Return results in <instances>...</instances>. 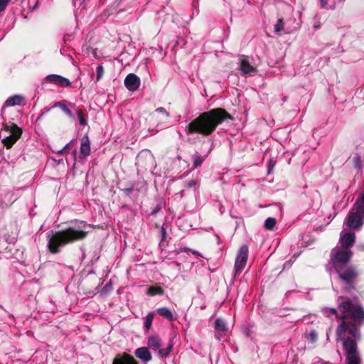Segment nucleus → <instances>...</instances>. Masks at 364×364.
<instances>
[{
	"mask_svg": "<svg viewBox=\"0 0 364 364\" xmlns=\"http://www.w3.org/2000/svg\"><path fill=\"white\" fill-rule=\"evenodd\" d=\"M232 116L224 109L217 108L203 112L191 121L185 129L186 134H198L203 136L212 134L217 127Z\"/></svg>",
	"mask_w": 364,
	"mask_h": 364,
	"instance_id": "nucleus-1",
	"label": "nucleus"
},
{
	"mask_svg": "<svg viewBox=\"0 0 364 364\" xmlns=\"http://www.w3.org/2000/svg\"><path fill=\"white\" fill-rule=\"evenodd\" d=\"M146 294L151 296H154L156 295L161 296L164 294V290L161 287L150 286L146 291Z\"/></svg>",
	"mask_w": 364,
	"mask_h": 364,
	"instance_id": "nucleus-24",
	"label": "nucleus"
},
{
	"mask_svg": "<svg viewBox=\"0 0 364 364\" xmlns=\"http://www.w3.org/2000/svg\"><path fill=\"white\" fill-rule=\"evenodd\" d=\"M134 355L137 358L145 363L149 362L152 359L151 354L146 347L136 348L134 351Z\"/></svg>",
	"mask_w": 364,
	"mask_h": 364,
	"instance_id": "nucleus-15",
	"label": "nucleus"
},
{
	"mask_svg": "<svg viewBox=\"0 0 364 364\" xmlns=\"http://www.w3.org/2000/svg\"><path fill=\"white\" fill-rule=\"evenodd\" d=\"M160 234H161V241L165 240L166 232V229L164 225L161 226V228Z\"/></svg>",
	"mask_w": 364,
	"mask_h": 364,
	"instance_id": "nucleus-39",
	"label": "nucleus"
},
{
	"mask_svg": "<svg viewBox=\"0 0 364 364\" xmlns=\"http://www.w3.org/2000/svg\"><path fill=\"white\" fill-rule=\"evenodd\" d=\"M104 75V68L102 65H99L96 68V81L98 82Z\"/></svg>",
	"mask_w": 364,
	"mask_h": 364,
	"instance_id": "nucleus-31",
	"label": "nucleus"
},
{
	"mask_svg": "<svg viewBox=\"0 0 364 364\" xmlns=\"http://www.w3.org/2000/svg\"><path fill=\"white\" fill-rule=\"evenodd\" d=\"M284 21L282 18H279L277 23L274 25V31L276 33H279L284 30Z\"/></svg>",
	"mask_w": 364,
	"mask_h": 364,
	"instance_id": "nucleus-30",
	"label": "nucleus"
},
{
	"mask_svg": "<svg viewBox=\"0 0 364 364\" xmlns=\"http://www.w3.org/2000/svg\"><path fill=\"white\" fill-rule=\"evenodd\" d=\"M147 345L151 350H158L161 346V339L159 336H152L149 338Z\"/></svg>",
	"mask_w": 364,
	"mask_h": 364,
	"instance_id": "nucleus-21",
	"label": "nucleus"
},
{
	"mask_svg": "<svg viewBox=\"0 0 364 364\" xmlns=\"http://www.w3.org/2000/svg\"><path fill=\"white\" fill-rule=\"evenodd\" d=\"M355 322L349 321L348 320L342 321V322L338 325L336 333L338 336H342L346 331H348V333L354 337L355 339L359 340L360 338V335L357 328Z\"/></svg>",
	"mask_w": 364,
	"mask_h": 364,
	"instance_id": "nucleus-8",
	"label": "nucleus"
},
{
	"mask_svg": "<svg viewBox=\"0 0 364 364\" xmlns=\"http://www.w3.org/2000/svg\"><path fill=\"white\" fill-rule=\"evenodd\" d=\"M277 223V220L274 218H267L264 221V228L268 230H272Z\"/></svg>",
	"mask_w": 364,
	"mask_h": 364,
	"instance_id": "nucleus-26",
	"label": "nucleus"
},
{
	"mask_svg": "<svg viewBox=\"0 0 364 364\" xmlns=\"http://www.w3.org/2000/svg\"><path fill=\"white\" fill-rule=\"evenodd\" d=\"M314 26V28H319V25H316V24H315Z\"/></svg>",
	"mask_w": 364,
	"mask_h": 364,
	"instance_id": "nucleus-48",
	"label": "nucleus"
},
{
	"mask_svg": "<svg viewBox=\"0 0 364 364\" xmlns=\"http://www.w3.org/2000/svg\"><path fill=\"white\" fill-rule=\"evenodd\" d=\"M353 252L348 250H333L331 253V264L336 273H355L353 267L349 265Z\"/></svg>",
	"mask_w": 364,
	"mask_h": 364,
	"instance_id": "nucleus-3",
	"label": "nucleus"
},
{
	"mask_svg": "<svg viewBox=\"0 0 364 364\" xmlns=\"http://www.w3.org/2000/svg\"><path fill=\"white\" fill-rule=\"evenodd\" d=\"M74 4L75 5L76 2L78 1L80 6H82L83 4H85L87 2L90 1V0H73Z\"/></svg>",
	"mask_w": 364,
	"mask_h": 364,
	"instance_id": "nucleus-43",
	"label": "nucleus"
},
{
	"mask_svg": "<svg viewBox=\"0 0 364 364\" xmlns=\"http://www.w3.org/2000/svg\"><path fill=\"white\" fill-rule=\"evenodd\" d=\"M85 257V252H82V257Z\"/></svg>",
	"mask_w": 364,
	"mask_h": 364,
	"instance_id": "nucleus-50",
	"label": "nucleus"
},
{
	"mask_svg": "<svg viewBox=\"0 0 364 364\" xmlns=\"http://www.w3.org/2000/svg\"><path fill=\"white\" fill-rule=\"evenodd\" d=\"M68 106L75 109V112L77 116L80 124L83 127L86 126L87 124V122L84 117L82 111L81 109H77L75 105L72 102H69Z\"/></svg>",
	"mask_w": 364,
	"mask_h": 364,
	"instance_id": "nucleus-22",
	"label": "nucleus"
},
{
	"mask_svg": "<svg viewBox=\"0 0 364 364\" xmlns=\"http://www.w3.org/2000/svg\"><path fill=\"white\" fill-rule=\"evenodd\" d=\"M172 348H173V344L169 343L166 348H162V349L159 348L158 350V353L161 358H166L168 356L169 353L172 350Z\"/></svg>",
	"mask_w": 364,
	"mask_h": 364,
	"instance_id": "nucleus-27",
	"label": "nucleus"
},
{
	"mask_svg": "<svg viewBox=\"0 0 364 364\" xmlns=\"http://www.w3.org/2000/svg\"><path fill=\"white\" fill-rule=\"evenodd\" d=\"M155 112H159V113H162V114H165L166 117H169V116H170L169 113L164 107H159V108L156 109Z\"/></svg>",
	"mask_w": 364,
	"mask_h": 364,
	"instance_id": "nucleus-37",
	"label": "nucleus"
},
{
	"mask_svg": "<svg viewBox=\"0 0 364 364\" xmlns=\"http://www.w3.org/2000/svg\"><path fill=\"white\" fill-rule=\"evenodd\" d=\"M112 279H110L109 281L105 284V286L102 288V291L103 293H107L112 289Z\"/></svg>",
	"mask_w": 364,
	"mask_h": 364,
	"instance_id": "nucleus-35",
	"label": "nucleus"
},
{
	"mask_svg": "<svg viewBox=\"0 0 364 364\" xmlns=\"http://www.w3.org/2000/svg\"><path fill=\"white\" fill-rule=\"evenodd\" d=\"M85 227L86 223L84 221H75L67 228L52 234L48 244L50 251L57 253L60 251V247L84 239L87 235Z\"/></svg>",
	"mask_w": 364,
	"mask_h": 364,
	"instance_id": "nucleus-2",
	"label": "nucleus"
},
{
	"mask_svg": "<svg viewBox=\"0 0 364 364\" xmlns=\"http://www.w3.org/2000/svg\"><path fill=\"white\" fill-rule=\"evenodd\" d=\"M340 311L342 313L341 318L343 321L353 319L358 324H360L364 321V310L363 309L353 303L350 299L342 301L338 306Z\"/></svg>",
	"mask_w": 364,
	"mask_h": 364,
	"instance_id": "nucleus-4",
	"label": "nucleus"
},
{
	"mask_svg": "<svg viewBox=\"0 0 364 364\" xmlns=\"http://www.w3.org/2000/svg\"><path fill=\"white\" fill-rule=\"evenodd\" d=\"M68 103L66 100L56 102L51 108L59 107L68 117L74 119V114L67 105Z\"/></svg>",
	"mask_w": 364,
	"mask_h": 364,
	"instance_id": "nucleus-18",
	"label": "nucleus"
},
{
	"mask_svg": "<svg viewBox=\"0 0 364 364\" xmlns=\"http://www.w3.org/2000/svg\"><path fill=\"white\" fill-rule=\"evenodd\" d=\"M60 77H61V75H59L51 74V75H47L46 80L48 82H53V83H54L55 85H59Z\"/></svg>",
	"mask_w": 364,
	"mask_h": 364,
	"instance_id": "nucleus-29",
	"label": "nucleus"
},
{
	"mask_svg": "<svg viewBox=\"0 0 364 364\" xmlns=\"http://www.w3.org/2000/svg\"><path fill=\"white\" fill-rule=\"evenodd\" d=\"M24 101V97L21 95H14L9 97L4 102V106L12 107L15 105H21Z\"/></svg>",
	"mask_w": 364,
	"mask_h": 364,
	"instance_id": "nucleus-19",
	"label": "nucleus"
},
{
	"mask_svg": "<svg viewBox=\"0 0 364 364\" xmlns=\"http://www.w3.org/2000/svg\"><path fill=\"white\" fill-rule=\"evenodd\" d=\"M161 207L160 205H157L154 209L153 210L151 211V215H156L158 213V212L160 211Z\"/></svg>",
	"mask_w": 364,
	"mask_h": 364,
	"instance_id": "nucleus-42",
	"label": "nucleus"
},
{
	"mask_svg": "<svg viewBox=\"0 0 364 364\" xmlns=\"http://www.w3.org/2000/svg\"><path fill=\"white\" fill-rule=\"evenodd\" d=\"M240 69L244 75H250L256 72V68L250 63L249 58L242 55L240 58Z\"/></svg>",
	"mask_w": 364,
	"mask_h": 364,
	"instance_id": "nucleus-13",
	"label": "nucleus"
},
{
	"mask_svg": "<svg viewBox=\"0 0 364 364\" xmlns=\"http://www.w3.org/2000/svg\"><path fill=\"white\" fill-rule=\"evenodd\" d=\"M134 186H135L134 183L129 181V182L126 183L123 187H119V188L121 191H122L124 193V194L126 196L129 197L132 194V193L134 190Z\"/></svg>",
	"mask_w": 364,
	"mask_h": 364,
	"instance_id": "nucleus-23",
	"label": "nucleus"
},
{
	"mask_svg": "<svg viewBox=\"0 0 364 364\" xmlns=\"http://www.w3.org/2000/svg\"><path fill=\"white\" fill-rule=\"evenodd\" d=\"M291 264L289 262L284 263L283 270H286L287 267H290Z\"/></svg>",
	"mask_w": 364,
	"mask_h": 364,
	"instance_id": "nucleus-45",
	"label": "nucleus"
},
{
	"mask_svg": "<svg viewBox=\"0 0 364 364\" xmlns=\"http://www.w3.org/2000/svg\"><path fill=\"white\" fill-rule=\"evenodd\" d=\"M355 241V234L353 232H341L339 242L342 247L348 249L353 246Z\"/></svg>",
	"mask_w": 364,
	"mask_h": 364,
	"instance_id": "nucleus-11",
	"label": "nucleus"
},
{
	"mask_svg": "<svg viewBox=\"0 0 364 364\" xmlns=\"http://www.w3.org/2000/svg\"><path fill=\"white\" fill-rule=\"evenodd\" d=\"M59 85L63 87H69L70 85V82L68 79L61 76L60 82H59Z\"/></svg>",
	"mask_w": 364,
	"mask_h": 364,
	"instance_id": "nucleus-33",
	"label": "nucleus"
},
{
	"mask_svg": "<svg viewBox=\"0 0 364 364\" xmlns=\"http://www.w3.org/2000/svg\"><path fill=\"white\" fill-rule=\"evenodd\" d=\"M158 314L168 319V321L173 320V315L170 309L166 307H161L157 309Z\"/></svg>",
	"mask_w": 364,
	"mask_h": 364,
	"instance_id": "nucleus-25",
	"label": "nucleus"
},
{
	"mask_svg": "<svg viewBox=\"0 0 364 364\" xmlns=\"http://www.w3.org/2000/svg\"><path fill=\"white\" fill-rule=\"evenodd\" d=\"M329 1L330 0H320L321 7L326 9H333L335 8L334 6H328Z\"/></svg>",
	"mask_w": 364,
	"mask_h": 364,
	"instance_id": "nucleus-34",
	"label": "nucleus"
},
{
	"mask_svg": "<svg viewBox=\"0 0 364 364\" xmlns=\"http://www.w3.org/2000/svg\"><path fill=\"white\" fill-rule=\"evenodd\" d=\"M11 0H0V13L5 10Z\"/></svg>",
	"mask_w": 364,
	"mask_h": 364,
	"instance_id": "nucleus-36",
	"label": "nucleus"
},
{
	"mask_svg": "<svg viewBox=\"0 0 364 364\" xmlns=\"http://www.w3.org/2000/svg\"><path fill=\"white\" fill-rule=\"evenodd\" d=\"M112 364H139V363L132 355L124 352L115 355Z\"/></svg>",
	"mask_w": 364,
	"mask_h": 364,
	"instance_id": "nucleus-12",
	"label": "nucleus"
},
{
	"mask_svg": "<svg viewBox=\"0 0 364 364\" xmlns=\"http://www.w3.org/2000/svg\"><path fill=\"white\" fill-rule=\"evenodd\" d=\"M211 149H212L210 148V149L208 150L207 154H205V155H202L198 151H196L192 155L191 159H192V161H193V168H196L200 166L203 164V163L204 162L205 159L208 157V154L210 153Z\"/></svg>",
	"mask_w": 364,
	"mask_h": 364,
	"instance_id": "nucleus-17",
	"label": "nucleus"
},
{
	"mask_svg": "<svg viewBox=\"0 0 364 364\" xmlns=\"http://www.w3.org/2000/svg\"><path fill=\"white\" fill-rule=\"evenodd\" d=\"M76 154H77V150L76 149H74L73 151H72V156H73V158L75 159L76 158Z\"/></svg>",
	"mask_w": 364,
	"mask_h": 364,
	"instance_id": "nucleus-46",
	"label": "nucleus"
},
{
	"mask_svg": "<svg viewBox=\"0 0 364 364\" xmlns=\"http://www.w3.org/2000/svg\"><path fill=\"white\" fill-rule=\"evenodd\" d=\"M183 193H184V191H183V190H182V191H181L180 192H178V193H176V195H175V196H176V197H179L180 198H182L183 197Z\"/></svg>",
	"mask_w": 364,
	"mask_h": 364,
	"instance_id": "nucleus-44",
	"label": "nucleus"
},
{
	"mask_svg": "<svg viewBox=\"0 0 364 364\" xmlns=\"http://www.w3.org/2000/svg\"><path fill=\"white\" fill-rule=\"evenodd\" d=\"M88 273H90V274L94 273V271H93L92 269H91V270H90V271L88 272Z\"/></svg>",
	"mask_w": 364,
	"mask_h": 364,
	"instance_id": "nucleus-49",
	"label": "nucleus"
},
{
	"mask_svg": "<svg viewBox=\"0 0 364 364\" xmlns=\"http://www.w3.org/2000/svg\"><path fill=\"white\" fill-rule=\"evenodd\" d=\"M331 314H337V311H336V309H331Z\"/></svg>",
	"mask_w": 364,
	"mask_h": 364,
	"instance_id": "nucleus-47",
	"label": "nucleus"
},
{
	"mask_svg": "<svg viewBox=\"0 0 364 364\" xmlns=\"http://www.w3.org/2000/svg\"><path fill=\"white\" fill-rule=\"evenodd\" d=\"M248 247L246 245L242 246L237 255L235 262V269L236 272H241L244 269L247 260Z\"/></svg>",
	"mask_w": 364,
	"mask_h": 364,
	"instance_id": "nucleus-9",
	"label": "nucleus"
},
{
	"mask_svg": "<svg viewBox=\"0 0 364 364\" xmlns=\"http://www.w3.org/2000/svg\"><path fill=\"white\" fill-rule=\"evenodd\" d=\"M140 85V78L134 73L128 74L124 79V85L129 91H136L139 89Z\"/></svg>",
	"mask_w": 364,
	"mask_h": 364,
	"instance_id": "nucleus-10",
	"label": "nucleus"
},
{
	"mask_svg": "<svg viewBox=\"0 0 364 364\" xmlns=\"http://www.w3.org/2000/svg\"><path fill=\"white\" fill-rule=\"evenodd\" d=\"M73 142V141H70L69 143H68L62 149L58 151V154H60V155H63L64 154L67 150L69 149V146L70 145V144Z\"/></svg>",
	"mask_w": 364,
	"mask_h": 364,
	"instance_id": "nucleus-38",
	"label": "nucleus"
},
{
	"mask_svg": "<svg viewBox=\"0 0 364 364\" xmlns=\"http://www.w3.org/2000/svg\"><path fill=\"white\" fill-rule=\"evenodd\" d=\"M4 130L8 132L9 134L3 139L2 142L7 149H9L21 137L22 130L15 124H11V125L6 124Z\"/></svg>",
	"mask_w": 364,
	"mask_h": 364,
	"instance_id": "nucleus-7",
	"label": "nucleus"
},
{
	"mask_svg": "<svg viewBox=\"0 0 364 364\" xmlns=\"http://www.w3.org/2000/svg\"><path fill=\"white\" fill-rule=\"evenodd\" d=\"M354 208L355 210L349 213L346 223L350 228L359 229L364 222V192L358 198Z\"/></svg>",
	"mask_w": 364,
	"mask_h": 364,
	"instance_id": "nucleus-5",
	"label": "nucleus"
},
{
	"mask_svg": "<svg viewBox=\"0 0 364 364\" xmlns=\"http://www.w3.org/2000/svg\"><path fill=\"white\" fill-rule=\"evenodd\" d=\"M154 317V313L149 312L145 318L144 327L147 331H149L151 327Z\"/></svg>",
	"mask_w": 364,
	"mask_h": 364,
	"instance_id": "nucleus-28",
	"label": "nucleus"
},
{
	"mask_svg": "<svg viewBox=\"0 0 364 364\" xmlns=\"http://www.w3.org/2000/svg\"><path fill=\"white\" fill-rule=\"evenodd\" d=\"M346 354V364H360L361 359L358 351V345L355 340L348 337L343 343Z\"/></svg>",
	"mask_w": 364,
	"mask_h": 364,
	"instance_id": "nucleus-6",
	"label": "nucleus"
},
{
	"mask_svg": "<svg viewBox=\"0 0 364 364\" xmlns=\"http://www.w3.org/2000/svg\"><path fill=\"white\" fill-rule=\"evenodd\" d=\"M214 328L216 331L215 336L219 340L223 334H225L228 331V327L225 321L222 318H217L215 321Z\"/></svg>",
	"mask_w": 364,
	"mask_h": 364,
	"instance_id": "nucleus-16",
	"label": "nucleus"
},
{
	"mask_svg": "<svg viewBox=\"0 0 364 364\" xmlns=\"http://www.w3.org/2000/svg\"><path fill=\"white\" fill-rule=\"evenodd\" d=\"M196 186V181L195 180H191L186 183V187L191 188L195 187Z\"/></svg>",
	"mask_w": 364,
	"mask_h": 364,
	"instance_id": "nucleus-41",
	"label": "nucleus"
},
{
	"mask_svg": "<svg viewBox=\"0 0 364 364\" xmlns=\"http://www.w3.org/2000/svg\"><path fill=\"white\" fill-rule=\"evenodd\" d=\"M354 166L357 168H360L362 166V159L359 154H356L353 157Z\"/></svg>",
	"mask_w": 364,
	"mask_h": 364,
	"instance_id": "nucleus-32",
	"label": "nucleus"
},
{
	"mask_svg": "<svg viewBox=\"0 0 364 364\" xmlns=\"http://www.w3.org/2000/svg\"><path fill=\"white\" fill-rule=\"evenodd\" d=\"M51 109H52L51 107L45 108L44 111L41 114H40V115L38 117V118L36 119V121L38 122V121L41 120L43 118V117L44 116V114L48 112Z\"/></svg>",
	"mask_w": 364,
	"mask_h": 364,
	"instance_id": "nucleus-40",
	"label": "nucleus"
},
{
	"mask_svg": "<svg viewBox=\"0 0 364 364\" xmlns=\"http://www.w3.org/2000/svg\"><path fill=\"white\" fill-rule=\"evenodd\" d=\"M90 141L87 134L83 136L81 139L80 149V158H85L90 154Z\"/></svg>",
	"mask_w": 364,
	"mask_h": 364,
	"instance_id": "nucleus-14",
	"label": "nucleus"
},
{
	"mask_svg": "<svg viewBox=\"0 0 364 364\" xmlns=\"http://www.w3.org/2000/svg\"><path fill=\"white\" fill-rule=\"evenodd\" d=\"M338 275H339L340 279L347 284V287H346V288L354 289L353 284L355 281L357 274H338Z\"/></svg>",
	"mask_w": 364,
	"mask_h": 364,
	"instance_id": "nucleus-20",
	"label": "nucleus"
}]
</instances>
